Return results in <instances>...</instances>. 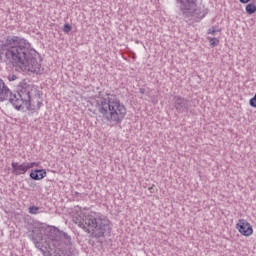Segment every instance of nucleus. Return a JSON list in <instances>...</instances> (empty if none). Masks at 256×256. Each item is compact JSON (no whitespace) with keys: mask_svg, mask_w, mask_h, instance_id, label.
I'll use <instances>...</instances> for the list:
<instances>
[{"mask_svg":"<svg viewBox=\"0 0 256 256\" xmlns=\"http://www.w3.org/2000/svg\"><path fill=\"white\" fill-rule=\"evenodd\" d=\"M241 225H249V222H242Z\"/></svg>","mask_w":256,"mask_h":256,"instance_id":"obj_24","label":"nucleus"},{"mask_svg":"<svg viewBox=\"0 0 256 256\" xmlns=\"http://www.w3.org/2000/svg\"><path fill=\"white\" fill-rule=\"evenodd\" d=\"M217 29H215V27H212L210 29H208V35H215V33H217Z\"/></svg>","mask_w":256,"mask_h":256,"instance_id":"obj_19","label":"nucleus"},{"mask_svg":"<svg viewBox=\"0 0 256 256\" xmlns=\"http://www.w3.org/2000/svg\"><path fill=\"white\" fill-rule=\"evenodd\" d=\"M210 45L212 47H217V45H219V40L217 38H210Z\"/></svg>","mask_w":256,"mask_h":256,"instance_id":"obj_16","label":"nucleus"},{"mask_svg":"<svg viewBox=\"0 0 256 256\" xmlns=\"http://www.w3.org/2000/svg\"><path fill=\"white\" fill-rule=\"evenodd\" d=\"M95 108L112 127L120 125L127 117V108L117 96L108 95L107 98H99L96 100Z\"/></svg>","mask_w":256,"mask_h":256,"instance_id":"obj_3","label":"nucleus"},{"mask_svg":"<svg viewBox=\"0 0 256 256\" xmlns=\"http://www.w3.org/2000/svg\"><path fill=\"white\" fill-rule=\"evenodd\" d=\"M84 231H87L92 235V237H96L99 239V237H103L105 232L103 231V227L101 225H88V226H83Z\"/></svg>","mask_w":256,"mask_h":256,"instance_id":"obj_10","label":"nucleus"},{"mask_svg":"<svg viewBox=\"0 0 256 256\" xmlns=\"http://www.w3.org/2000/svg\"><path fill=\"white\" fill-rule=\"evenodd\" d=\"M38 93H40V91L35 87V85L27 82H21L18 85L17 93L12 92L10 96V103L17 109V111H21V109H23V104L29 102L32 97H37Z\"/></svg>","mask_w":256,"mask_h":256,"instance_id":"obj_5","label":"nucleus"},{"mask_svg":"<svg viewBox=\"0 0 256 256\" xmlns=\"http://www.w3.org/2000/svg\"><path fill=\"white\" fill-rule=\"evenodd\" d=\"M12 173L13 175L19 176V175H25L29 169H33V167H37L36 162H24L22 164H19L18 162H12Z\"/></svg>","mask_w":256,"mask_h":256,"instance_id":"obj_7","label":"nucleus"},{"mask_svg":"<svg viewBox=\"0 0 256 256\" xmlns=\"http://www.w3.org/2000/svg\"><path fill=\"white\" fill-rule=\"evenodd\" d=\"M30 187H37V184L36 183H31Z\"/></svg>","mask_w":256,"mask_h":256,"instance_id":"obj_23","label":"nucleus"},{"mask_svg":"<svg viewBox=\"0 0 256 256\" xmlns=\"http://www.w3.org/2000/svg\"><path fill=\"white\" fill-rule=\"evenodd\" d=\"M239 1H240V3L247 4V3H249V1H251V0H239Z\"/></svg>","mask_w":256,"mask_h":256,"instance_id":"obj_22","label":"nucleus"},{"mask_svg":"<svg viewBox=\"0 0 256 256\" xmlns=\"http://www.w3.org/2000/svg\"><path fill=\"white\" fill-rule=\"evenodd\" d=\"M5 63L30 73H41V57L29 41L21 36H7L2 44Z\"/></svg>","mask_w":256,"mask_h":256,"instance_id":"obj_1","label":"nucleus"},{"mask_svg":"<svg viewBox=\"0 0 256 256\" xmlns=\"http://www.w3.org/2000/svg\"><path fill=\"white\" fill-rule=\"evenodd\" d=\"M41 105H43V101L41 100V92H38L36 97L30 98L28 102L23 103V107H26L28 111H39V109H41Z\"/></svg>","mask_w":256,"mask_h":256,"instance_id":"obj_9","label":"nucleus"},{"mask_svg":"<svg viewBox=\"0 0 256 256\" xmlns=\"http://www.w3.org/2000/svg\"><path fill=\"white\" fill-rule=\"evenodd\" d=\"M72 221L75 225H109L107 216L90 211L89 208L75 206L72 211Z\"/></svg>","mask_w":256,"mask_h":256,"instance_id":"obj_4","label":"nucleus"},{"mask_svg":"<svg viewBox=\"0 0 256 256\" xmlns=\"http://www.w3.org/2000/svg\"><path fill=\"white\" fill-rule=\"evenodd\" d=\"M184 19H194L199 23L209 13V10L197 6V0H176Z\"/></svg>","mask_w":256,"mask_h":256,"instance_id":"obj_6","label":"nucleus"},{"mask_svg":"<svg viewBox=\"0 0 256 256\" xmlns=\"http://www.w3.org/2000/svg\"><path fill=\"white\" fill-rule=\"evenodd\" d=\"M47 177V171L45 169H35L30 172V178L33 181H41V179H45Z\"/></svg>","mask_w":256,"mask_h":256,"instance_id":"obj_12","label":"nucleus"},{"mask_svg":"<svg viewBox=\"0 0 256 256\" xmlns=\"http://www.w3.org/2000/svg\"><path fill=\"white\" fill-rule=\"evenodd\" d=\"M190 107L191 101L187 98L181 96L174 97V109H176L178 113H188Z\"/></svg>","mask_w":256,"mask_h":256,"instance_id":"obj_8","label":"nucleus"},{"mask_svg":"<svg viewBox=\"0 0 256 256\" xmlns=\"http://www.w3.org/2000/svg\"><path fill=\"white\" fill-rule=\"evenodd\" d=\"M40 210H41V208H39L37 206H30L28 208V213H30V215H39Z\"/></svg>","mask_w":256,"mask_h":256,"instance_id":"obj_15","label":"nucleus"},{"mask_svg":"<svg viewBox=\"0 0 256 256\" xmlns=\"http://www.w3.org/2000/svg\"><path fill=\"white\" fill-rule=\"evenodd\" d=\"M249 105H250V107L256 108V92H255L254 97L250 99Z\"/></svg>","mask_w":256,"mask_h":256,"instance_id":"obj_17","label":"nucleus"},{"mask_svg":"<svg viewBox=\"0 0 256 256\" xmlns=\"http://www.w3.org/2000/svg\"><path fill=\"white\" fill-rule=\"evenodd\" d=\"M140 93H145V89H140Z\"/></svg>","mask_w":256,"mask_h":256,"instance_id":"obj_25","label":"nucleus"},{"mask_svg":"<svg viewBox=\"0 0 256 256\" xmlns=\"http://www.w3.org/2000/svg\"><path fill=\"white\" fill-rule=\"evenodd\" d=\"M245 9L248 15H253V13L256 11V5L255 3H249L246 5Z\"/></svg>","mask_w":256,"mask_h":256,"instance_id":"obj_14","label":"nucleus"},{"mask_svg":"<svg viewBox=\"0 0 256 256\" xmlns=\"http://www.w3.org/2000/svg\"><path fill=\"white\" fill-rule=\"evenodd\" d=\"M71 29H72L71 25L65 24L63 31H64V33H71Z\"/></svg>","mask_w":256,"mask_h":256,"instance_id":"obj_18","label":"nucleus"},{"mask_svg":"<svg viewBox=\"0 0 256 256\" xmlns=\"http://www.w3.org/2000/svg\"><path fill=\"white\" fill-rule=\"evenodd\" d=\"M32 237L37 249H40L44 256H72L71 250L61 248L57 239V228L47 226L45 230L35 228Z\"/></svg>","mask_w":256,"mask_h":256,"instance_id":"obj_2","label":"nucleus"},{"mask_svg":"<svg viewBox=\"0 0 256 256\" xmlns=\"http://www.w3.org/2000/svg\"><path fill=\"white\" fill-rule=\"evenodd\" d=\"M63 239H66V241H71V237L67 235V233H61L60 234Z\"/></svg>","mask_w":256,"mask_h":256,"instance_id":"obj_20","label":"nucleus"},{"mask_svg":"<svg viewBox=\"0 0 256 256\" xmlns=\"http://www.w3.org/2000/svg\"><path fill=\"white\" fill-rule=\"evenodd\" d=\"M237 229L241 235H244V237H249L253 235V228L251 225H238Z\"/></svg>","mask_w":256,"mask_h":256,"instance_id":"obj_13","label":"nucleus"},{"mask_svg":"<svg viewBox=\"0 0 256 256\" xmlns=\"http://www.w3.org/2000/svg\"><path fill=\"white\" fill-rule=\"evenodd\" d=\"M11 95L12 92L9 87H7V85H5V82L0 79V101L9 100L11 102Z\"/></svg>","mask_w":256,"mask_h":256,"instance_id":"obj_11","label":"nucleus"},{"mask_svg":"<svg viewBox=\"0 0 256 256\" xmlns=\"http://www.w3.org/2000/svg\"><path fill=\"white\" fill-rule=\"evenodd\" d=\"M9 81H17V76L15 74H11L8 76Z\"/></svg>","mask_w":256,"mask_h":256,"instance_id":"obj_21","label":"nucleus"}]
</instances>
